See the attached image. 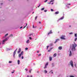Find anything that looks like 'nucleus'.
Instances as JSON below:
<instances>
[{
    "label": "nucleus",
    "instance_id": "393cba45",
    "mask_svg": "<svg viewBox=\"0 0 77 77\" xmlns=\"http://www.w3.org/2000/svg\"><path fill=\"white\" fill-rule=\"evenodd\" d=\"M12 36H13V35L11 34L10 35V36L8 37H9H9H12Z\"/></svg>",
    "mask_w": 77,
    "mask_h": 77
},
{
    "label": "nucleus",
    "instance_id": "a878e982",
    "mask_svg": "<svg viewBox=\"0 0 77 77\" xmlns=\"http://www.w3.org/2000/svg\"><path fill=\"white\" fill-rule=\"evenodd\" d=\"M66 7H67L68 8H69V6H68V5L66 6Z\"/></svg>",
    "mask_w": 77,
    "mask_h": 77
},
{
    "label": "nucleus",
    "instance_id": "2eb2a0df",
    "mask_svg": "<svg viewBox=\"0 0 77 77\" xmlns=\"http://www.w3.org/2000/svg\"><path fill=\"white\" fill-rule=\"evenodd\" d=\"M49 60L50 61H51L52 60V57H49Z\"/></svg>",
    "mask_w": 77,
    "mask_h": 77
},
{
    "label": "nucleus",
    "instance_id": "aec40b11",
    "mask_svg": "<svg viewBox=\"0 0 77 77\" xmlns=\"http://www.w3.org/2000/svg\"><path fill=\"white\" fill-rule=\"evenodd\" d=\"M48 4H51V5H53V2H52L51 4V2H48Z\"/></svg>",
    "mask_w": 77,
    "mask_h": 77
},
{
    "label": "nucleus",
    "instance_id": "4be33fe9",
    "mask_svg": "<svg viewBox=\"0 0 77 77\" xmlns=\"http://www.w3.org/2000/svg\"><path fill=\"white\" fill-rule=\"evenodd\" d=\"M52 67H53L54 66V63H52Z\"/></svg>",
    "mask_w": 77,
    "mask_h": 77
},
{
    "label": "nucleus",
    "instance_id": "69168bd1",
    "mask_svg": "<svg viewBox=\"0 0 77 77\" xmlns=\"http://www.w3.org/2000/svg\"><path fill=\"white\" fill-rule=\"evenodd\" d=\"M39 23L40 24H41V22H39Z\"/></svg>",
    "mask_w": 77,
    "mask_h": 77
},
{
    "label": "nucleus",
    "instance_id": "0eeeda50",
    "mask_svg": "<svg viewBox=\"0 0 77 77\" xmlns=\"http://www.w3.org/2000/svg\"><path fill=\"white\" fill-rule=\"evenodd\" d=\"M59 41V39H56L55 41L54 42V44H56L57 42V41Z\"/></svg>",
    "mask_w": 77,
    "mask_h": 77
},
{
    "label": "nucleus",
    "instance_id": "cd10ccee",
    "mask_svg": "<svg viewBox=\"0 0 77 77\" xmlns=\"http://www.w3.org/2000/svg\"><path fill=\"white\" fill-rule=\"evenodd\" d=\"M77 34H75V37L76 38H77Z\"/></svg>",
    "mask_w": 77,
    "mask_h": 77
},
{
    "label": "nucleus",
    "instance_id": "f257e3e1",
    "mask_svg": "<svg viewBox=\"0 0 77 77\" xmlns=\"http://www.w3.org/2000/svg\"><path fill=\"white\" fill-rule=\"evenodd\" d=\"M77 46V45L75 44V43L74 44H72V50L73 51H75V47Z\"/></svg>",
    "mask_w": 77,
    "mask_h": 77
},
{
    "label": "nucleus",
    "instance_id": "9b49d317",
    "mask_svg": "<svg viewBox=\"0 0 77 77\" xmlns=\"http://www.w3.org/2000/svg\"><path fill=\"white\" fill-rule=\"evenodd\" d=\"M72 55V53H71V51H70V54H69V56H71V55Z\"/></svg>",
    "mask_w": 77,
    "mask_h": 77
},
{
    "label": "nucleus",
    "instance_id": "4c0bfd02",
    "mask_svg": "<svg viewBox=\"0 0 77 77\" xmlns=\"http://www.w3.org/2000/svg\"><path fill=\"white\" fill-rule=\"evenodd\" d=\"M77 38H75V41H76L77 40Z\"/></svg>",
    "mask_w": 77,
    "mask_h": 77
},
{
    "label": "nucleus",
    "instance_id": "0e129e2a",
    "mask_svg": "<svg viewBox=\"0 0 77 77\" xmlns=\"http://www.w3.org/2000/svg\"><path fill=\"white\" fill-rule=\"evenodd\" d=\"M27 77H29V75H27Z\"/></svg>",
    "mask_w": 77,
    "mask_h": 77
},
{
    "label": "nucleus",
    "instance_id": "ddd939ff",
    "mask_svg": "<svg viewBox=\"0 0 77 77\" xmlns=\"http://www.w3.org/2000/svg\"><path fill=\"white\" fill-rule=\"evenodd\" d=\"M12 49L11 48H7V51H9V50H11Z\"/></svg>",
    "mask_w": 77,
    "mask_h": 77
},
{
    "label": "nucleus",
    "instance_id": "39448f33",
    "mask_svg": "<svg viewBox=\"0 0 77 77\" xmlns=\"http://www.w3.org/2000/svg\"><path fill=\"white\" fill-rule=\"evenodd\" d=\"M9 37L8 38L7 37L5 39L3 40V42H5V41H8V39H9Z\"/></svg>",
    "mask_w": 77,
    "mask_h": 77
},
{
    "label": "nucleus",
    "instance_id": "79ce46f5",
    "mask_svg": "<svg viewBox=\"0 0 77 77\" xmlns=\"http://www.w3.org/2000/svg\"><path fill=\"white\" fill-rule=\"evenodd\" d=\"M48 47H49V46H47V50H48Z\"/></svg>",
    "mask_w": 77,
    "mask_h": 77
},
{
    "label": "nucleus",
    "instance_id": "338daca9",
    "mask_svg": "<svg viewBox=\"0 0 77 77\" xmlns=\"http://www.w3.org/2000/svg\"><path fill=\"white\" fill-rule=\"evenodd\" d=\"M1 5H3V3H1Z\"/></svg>",
    "mask_w": 77,
    "mask_h": 77
},
{
    "label": "nucleus",
    "instance_id": "37998d69",
    "mask_svg": "<svg viewBox=\"0 0 77 77\" xmlns=\"http://www.w3.org/2000/svg\"><path fill=\"white\" fill-rule=\"evenodd\" d=\"M73 34L72 32H70V33H69V34L70 35H71V34Z\"/></svg>",
    "mask_w": 77,
    "mask_h": 77
},
{
    "label": "nucleus",
    "instance_id": "603ef678",
    "mask_svg": "<svg viewBox=\"0 0 77 77\" xmlns=\"http://www.w3.org/2000/svg\"><path fill=\"white\" fill-rule=\"evenodd\" d=\"M67 5H71V4H67Z\"/></svg>",
    "mask_w": 77,
    "mask_h": 77
},
{
    "label": "nucleus",
    "instance_id": "e2e57ef3",
    "mask_svg": "<svg viewBox=\"0 0 77 77\" xmlns=\"http://www.w3.org/2000/svg\"><path fill=\"white\" fill-rule=\"evenodd\" d=\"M69 27H71V26H69Z\"/></svg>",
    "mask_w": 77,
    "mask_h": 77
},
{
    "label": "nucleus",
    "instance_id": "f8f14e48",
    "mask_svg": "<svg viewBox=\"0 0 77 77\" xmlns=\"http://www.w3.org/2000/svg\"><path fill=\"white\" fill-rule=\"evenodd\" d=\"M53 32H52V31L51 30L50 32H49V33H48V35H49V34H51V33H52Z\"/></svg>",
    "mask_w": 77,
    "mask_h": 77
},
{
    "label": "nucleus",
    "instance_id": "c85d7f7f",
    "mask_svg": "<svg viewBox=\"0 0 77 77\" xmlns=\"http://www.w3.org/2000/svg\"><path fill=\"white\" fill-rule=\"evenodd\" d=\"M45 73H47V71L46 70H45Z\"/></svg>",
    "mask_w": 77,
    "mask_h": 77
},
{
    "label": "nucleus",
    "instance_id": "f3484780",
    "mask_svg": "<svg viewBox=\"0 0 77 77\" xmlns=\"http://www.w3.org/2000/svg\"><path fill=\"white\" fill-rule=\"evenodd\" d=\"M18 62V65H20V61L19 60H18L17 61Z\"/></svg>",
    "mask_w": 77,
    "mask_h": 77
},
{
    "label": "nucleus",
    "instance_id": "f704fd0d",
    "mask_svg": "<svg viewBox=\"0 0 77 77\" xmlns=\"http://www.w3.org/2000/svg\"><path fill=\"white\" fill-rule=\"evenodd\" d=\"M47 12V10H44V12Z\"/></svg>",
    "mask_w": 77,
    "mask_h": 77
},
{
    "label": "nucleus",
    "instance_id": "09e8293b",
    "mask_svg": "<svg viewBox=\"0 0 77 77\" xmlns=\"http://www.w3.org/2000/svg\"><path fill=\"white\" fill-rule=\"evenodd\" d=\"M51 11H53V9H51Z\"/></svg>",
    "mask_w": 77,
    "mask_h": 77
},
{
    "label": "nucleus",
    "instance_id": "6ab92c4d",
    "mask_svg": "<svg viewBox=\"0 0 77 77\" xmlns=\"http://www.w3.org/2000/svg\"><path fill=\"white\" fill-rule=\"evenodd\" d=\"M26 43L27 44H29V40H28L26 41Z\"/></svg>",
    "mask_w": 77,
    "mask_h": 77
},
{
    "label": "nucleus",
    "instance_id": "de8ad7c7",
    "mask_svg": "<svg viewBox=\"0 0 77 77\" xmlns=\"http://www.w3.org/2000/svg\"><path fill=\"white\" fill-rule=\"evenodd\" d=\"M29 39H32V38L31 37H29Z\"/></svg>",
    "mask_w": 77,
    "mask_h": 77
},
{
    "label": "nucleus",
    "instance_id": "ea45409f",
    "mask_svg": "<svg viewBox=\"0 0 77 77\" xmlns=\"http://www.w3.org/2000/svg\"><path fill=\"white\" fill-rule=\"evenodd\" d=\"M9 63H12V61H9Z\"/></svg>",
    "mask_w": 77,
    "mask_h": 77
},
{
    "label": "nucleus",
    "instance_id": "e433bc0d",
    "mask_svg": "<svg viewBox=\"0 0 77 77\" xmlns=\"http://www.w3.org/2000/svg\"><path fill=\"white\" fill-rule=\"evenodd\" d=\"M41 56V54H40L38 55V56Z\"/></svg>",
    "mask_w": 77,
    "mask_h": 77
},
{
    "label": "nucleus",
    "instance_id": "7ed1b4c3",
    "mask_svg": "<svg viewBox=\"0 0 77 77\" xmlns=\"http://www.w3.org/2000/svg\"><path fill=\"white\" fill-rule=\"evenodd\" d=\"M65 35H62L61 36L60 39H63V40H65L66 39L65 38Z\"/></svg>",
    "mask_w": 77,
    "mask_h": 77
},
{
    "label": "nucleus",
    "instance_id": "8fccbe9b",
    "mask_svg": "<svg viewBox=\"0 0 77 77\" xmlns=\"http://www.w3.org/2000/svg\"><path fill=\"white\" fill-rule=\"evenodd\" d=\"M32 27H33V28H35V27H34V25H33V26H32Z\"/></svg>",
    "mask_w": 77,
    "mask_h": 77
},
{
    "label": "nucleus",
    "instance_id": "bf43d9fd",
    "mask_svg": "<svg viewBox=\"0 0 77 77\" xmlns=\"http://www.w3.org/2000/svg\"><path fill=\"white\" fill-rule=\"evenodd\" d=\"M30 77H32V75H31L30 76Z\"/></svg>",
    "mask_w": 77,
    "mask_h": 77
},
{
    "label": "nucleus",
    "instance_id": "4d7b16f0",
    "mask_svg": "<svg viewBox=\"0 0 77 77\" xmlns=\"http://www.w3.org/2000/svg\"><path fill=\"white\" fill-rule=\"evenodd\" d=\"M23 28V26H21L20 27V29H22Z\"/></svg>",
    "mask_w": 77,
    "mask_h": 77
},
{
    "label": "nucleus",
    "instance_id": "774afa93",
    "mask_svg": "<svg viewBox=\"0 0 77 77\" xmlns=\"http://www.w3.org/2000/svg\"><path fill=\"white\" fill-rule=\"evenodd\" d=\"M53 72H51V73H52V74H53Z\"/></svg>",
    "mask_w": 77,
    "mask_h": 77
},
{
    "label": "nucleus",
    "instance_id": "58836bf2",
    "mask_svg": "<svg viewBox=\"0 0 77 77\" xmlns=\"http://www.w3.org/2000/svg\"><path fill=\"white\" fill-rule=\"evenodd\" d=\"M48 1V0H45V1L44 2H45V3H46V2H47Z\"/></svg>",
    "mask_w": 77,
    "mask_h": 77
},
{
    "label": "nucleus",
    "instance_id": "5fc2aeb1",
    "mask_svg": "<svg viewBox=\"0 0 77 77\" xmlns=\"http://www.w3.org/2000/svg\"><path fill=\"white\" fill-rule=\"evenodd\" d=\"M52 49H53V48H50V50H52Z\"/></svg>",
    "mask_w": 77,
    "mask_h": 77
},
{
    "label": "nucleus",
    "instance_id": "49530a36",
    "mask_svg": "<svg viewBox=\"0 0 77 77\" xmlns=\"http://www.w3.org/2000/svg\"><path fill=\"white\" fill-rule=\"evenodd\" d=\"M22 59H24V57L23 56L22 57Z\"/></svg>",
    "mask_w": 77,
    "mask_h": 77
},
{
    "label": "nucleus",
    "instance_id": "a211bd4d",
    "mask_svg": "<svg viewBox=\"0 0 77 77\" xmlns=\"http://www.w3.org/2000/svg\"><path fill=\"white\" fill-rule=\"evenodd\" d=\"M25 25H26V26L23 27V29H24V28H25V27H26V26H27V23H25Z\"/></svg>",
    "mask_w": 77,
    "mask_h": 77
},
{
    "label": "nucleus",
    "instance_id": "72a5a7b5",
    "mask_svg": "<svg viewBox=\"0 0 77 77\" xmlns=\"http://www.w3.org/2000/svg\"><path fill=\"white\" fill-rule=\"evenodd\" d=\"M54 1V0H51L50 1V2H53Z\"/></svg>",
    "mask_w": 77,
    "mask_h": 77
},
{
    "label": "nucleus",
    "instance_id": "052dcab7",
    "mask_svg": "<svg viewBox=\"0 0 77 77\" xmlns=\"http://www.w3.org/2000/svg\"><path fill=\"white\" fill-rule=\"evenodd\" d=\"M51 46H52V45H53V44H51Z\"/></svg>",
    "mask_w": 77,
    "mask_h": 77
},
{
    "label": "nucleus",
    "instance_id": "9d476101",
    "mask_svg": "<svg viewBox=\"0 0 77 77\" xmlns=\"http://www.w3.org/2000/svg\"><path fill=\"white\" fill-rule=\"evenodd\" d=\"M64 18V16H63L62 17H61L59 19L58 21L59 20H63Z\"/></svg>",
    "mask_w": 77,
    "mask_h": 77
},
{
    "label": "nucleus",
    "instance_id": "c756f323",
    "mask_svg": "<svg viewBox=\"0 0 77 77\" xmlns=\"http://www.w3.org/2000/svg\"><path fill=\"white\" fill-rule=\"evenodd\" d=\"M20 54L22 55L23 54V51H22Z\"/></svg>",
    "mask_w": 77,
    "mask_h": 77
},
{
    "label": "nucleus",
    "instance_id": "2f4dec72",
    "mask_svg": "<svg viewBox=\"0 0 77 77\" xmlns=\"http://www.w3.org/2000/svg\"><path fill=\"white\" fill-rule=\"evenodd\" d=\"M69 77H74V76L72 75H71L69 76Z\"/></svg>",
    "mask_w": 77,
    "mask_h": 77
},
{
    "label": "nucleus",
    "instance_id": "1a4fd4ad",
    "mask_svg": "<svg viewBox=\"0 0 77 77\" xmlns=\"http://www.w3.org/2000/svg\"><path fill=\"white\" fill-rule=\"evenodd\" d=\"M62 49V46H60L58 47V49L60 50H61Z\"/></svg>",
    "mask_w": 77,
    "mask_h": 77
},
{
    "label": "nucleus",
    "instance_id": "c03bdc74",
    "mask_svg": "<svg viewBox=\"0 0 77 77\" xmlns=\"http://www.w3.org/2000/svg\"><path fill=\"white\" fill-rule=\"evenodd\" d=\"M51 50H50L48 51V52H50Z\"/></svg>",
    "mask_w": 77,
    "mask_h": 77
},
{
    "label": "nucleus",
    "instance_id": "f03ea898",
    "mask_svg": "<svg viewBox=\"0 0 77 77\" xmlns=\"http://www.w3.org/2000/svg\"><path fill=\"white\" fill-rule=\"evenodd\" d=\"M17 48L15 50L14 52L13 56L14 58H15V54H16V51H17Z\"/></svg>",
    "mask_w": 77,
    "mask_h": 77
},
{
    "label": "nucleus",
    "instance_id": "c9c22d12",
    "mask_svg": "<svg viewBox=\"0 0 77 77\" xmlns=\"http://www.w3.org/2000/svg\"><path fill=\"white\" fill-rule=\"evenodd\" d=\"M28 48H25V50H28Z\"/></svg>",
    "mask_w": 77,
    "mask_h": 77
},
{
    "label": "nucleus",
    "instance_id": "6e6d98bb",
    "mask_svg": "<svg viewBox=\"0 0 77 77\" xmlns=\"http://www.w3.org/2000/svg\"><path fill=\"white\" fill-rule=\"evenodd\" d=\"M51 71H53V70H51V71H50V72H49V73H50L51 72Z\"/></svg>",
    "mask_w": 77,
    "mask_h": 77
},
{
    "label": "nucleus",
    "instance_id": "b1692460",
    "mask_svg": "<svg viewBox=\"0 0 77 77\" xmlns=\"http://www.w3.org/2000/svg\"><path fill=\"white\" fill-rule=\"evenodd\" d=\"M48 65V63H46L45 66H47Z\"/></svg>",
    "mask_w": 77,
    "mask_h": 77
},
{
    "label": "nucleus",
    "instance_id": "680f3d73",
    "mask_svg": "<svg viewBox=\"0 0 77 77\" xmlns=\"http://www.w3.org/2000/svg\"><path fill=\"white\" fill-rule=\"evenodd\" d=\"M37 53H39V51H37Z\"/></svg>",
    "mask_w": 77,
    "mask_h": 77
},
{
    "label": "nucleus",
    "instance_id": "a18cd8bd",
    "mask_svg": "<svg viewBox=\"0 0 77 77\" xmlns=\"http://www.w3.org/2000/svg\"><path fill=\"white\" fill-rule=\"evenodd\" d=\"M47 68V66H45L44 67V68L45 69V68Z\"/></svg>",
    "mask_w": 77,
    "mask_h": 77
},
{
    "label": "nucleus",
    "instance_id": "bb28decb",
    "mask_svg": "<svg viewBox=\"0 0 77 77\" xmlns=\"http://www.w3.org/2000/svg\"><path fill=\"white\" fill-rule=\"evenodd\" d=\"M8 35V33L7 34H6L5 35V36L4 37H6V36H7Z\"/></svg>",
    "mask_w": 77,
    "mask_h": 77
},
{
    "label": "nucleus",
    "instance_id": "412c9836",
    "mask_svg": "<svg viewBox=\"0 0 77 77\" xmlns=\"http://www.w3.org/2000/svg\"><path fill=\"white\" fill-rule=\"evenodd\" d=\"M21 54H19V57H21Z\"/></svg>",
    "mask_w": 77,
    "mask_h": 77
},
{
    "label": "nucleus",
    "instance_id": "7c9ffc66",
    "mask_svg": "<svg viewBox=\"0 0 77 77\" xmlns=\"http://www.w3.org/2000/svg\"><path fill=\"white\" fill-rule=\"evenodd\" d=\"M32 70V69H30V70H29V72H30V73H31V71Z\"/></svg>",
    "mask_w": 77,
    "mask_h": 77
},
{
    "label": "nucleus",
    "instance_id": "13d9d810",
    "mask_svg": "<svg viewBox=\"0 0 77 77\" xmlns=\"http://www.w3.org/2000/svg\"><path fill=\"white\" fill-rule=\"evenodd\" d=\"M11 73L12 74H13V73H14V72H11Z\"/></svg>",
    "mask_w": 77,
    "mask_h": 77
},
{
    "label": "nucleus",
    "instance_id": "864d4df0",
    "mask_svg": "<svg viewBox=\"0 0 77 77\" xmlns=\"http://www.w3.org/2000/svg\"><path fill=\"white\" fill-rule=\"evenodd\" d=\"M39 5V6H38V8H39V6H40V5Z\"/></svg>",
    "mask_w": 77,
    "mask_h": 77
},
{
    "label": "nucleus",
    "instance_id": "4468645a",
    "mask_svg": "<svg viewBox=\"0 0 77 77\" xmlns=\"http://www.w3.org/2000/svg\"><path fill=\"white\" fill-rule=\"evenodd\" d=\"M59 13V11H57L55 13V14H58Z\"/></svg>",
    "mask_w": 77,
    "mask_h": 77
},
{
    "label": "nucleus",
    "instance_id": "a19ab883",
    "mask_svg": "<svg viewBox=\"0 0 77 77\" xmlns=\"http://www.w3.org/2000/svg\"><path fill=\"white\" fill-rule=\"evenodd\" d=\"M5 42H3V40L2 42V44H5Z\"/></svg>",
    "mask_w": 77,
    "mask_h": 77
},
{
    "label": "nucleus",
    "instance_id": "5701e85b",
    "mask_svg": "<svg viewBox=\"0 0 77 77\" xmlns=\"http://www.w3.org/2000/svg\"><path fill=\"white\" fill-rule=\"evenodd\" d=\"M44 9H45V8H42L41 9V11H43L44 10Z\"/></svg>",
    "mask_w": 77,
    "mask_h": 77
},
{
    "label": "nucleus",
    "instance_id": "423d86ee",
    "mask_svg": "<svg viewBox=\"0 0 77 77\" xmlns=\"http://www.w3.org/2000/svg\"><path fill=\"white\" fill-rule=\"evenodd\" d=\"M34 35L35 36V34L33 33L30 34L29 35V36H33Z\"/></svg>",
    "mask_w": 77,
    "mask_h": 77
},
{
    "label": "nucleus",
    "instance_id": "3c124183",
    "mask_svg": "<svg viewBox=\"0 0 77 77\" xmlns=\"http://www.w3.org/2000/svg\"><path fill=\"white\" fill-rule=\"evenodd\" d=\"M25 70H26V71H28V69H25Z\"/></svg>",
    "mask_w": 77,
    "mask_h": 77
},
{
    "label": "nucleus",
    "instance_id": "473e14b6",
    "mask_svg": "<svg viewBox=\"0 0 77 77\" xmlns=\"http://www.w3.org/2000/svg\"><path fill=\"white\" fill-rule=\"evenodd\" d=\"M37 18H38V16H36L35 18V20H36V19H37Z\"/></svg>",
    "mask_w": 77,
    "mask_h": 77
},
{
    "label": "nucleus",
    "instance_id": "dca6fc26",
    "mask_svg": "<svg viewBox=\"0 0 77 77\" xmlns=\"http://www.w3.org/2000/svg\"><path fill=\"white\" fill-rule=\"evenodd\" d=\"M57 55V54H56V53H55L54 54V55H53V56L54 57H56V56Z\"/></svg>",
    "mask_w": 77,
    "mask_h": 77
},
{
    "label": "nucleus",
    "instance_id": "6e6552de",
    "mask_svg": "<svg viewBox=\"0 0 77 77\" xmlns=\"http://www.w3.org/2000/svg\"><path fill=\"white\" fill-rule=\"evenodd\" d=\"M21 48H19V51L17 52L18 54H19V53H20L21 52Z\"/></svg>",
    "mask_w": 77,
    "mask_h": 77
},
{
    "label": "nucleus",
    "instance_id": "20e7f679",
    "mask_svg": "<svg viewBox=\"0 0 77 77\" xmlns=\"http://www.w3.org/2000/svg\"><path fill=\"white\" fill-rule=\"evenodd\" d=\"M70 63L71 65L72 66V67H73V62H72V61L71 60L70 62Z\"/></svg>",
    "mask_w": 77,
    "mask_h": 77
}]
</instances>
